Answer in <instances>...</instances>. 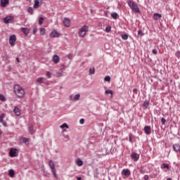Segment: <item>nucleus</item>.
Masks as SVG:
<instances>
[{"instance_id":"dca6fc26","label":"nucleus","mask_w":180,"mask_h":180,"mask_svg":"<svg viewBox=\"0 0 180 180\" xmlns=\"http://www.w3.org/2000/svg\"><path fill=\"white\" fill-rule=\"evenodd\" d=\"M54 64H58L60 63V57L57 55H54L52 58Z\"/></svg>"},{"instance_id":"f704fd0d","label":"nucleus","mask_w":180,"mask_h":180,"mask_svg":"<svg viewBox=\"0 0 180 180\" xmlns=\"http://www.w3.org/2000/svg\"><path fill=\"white\" fill-rule=\"evenodd\" d=\"M105 82H110V76H105L104 78Z\"/></svg>"},{"instance_id":"603ef678","label":"nucleus","mask_w":180,"mask_h":180,"mask_svg":"<svg viewBox=\"0 0 180 180\" xmlns=\"http://www.w3.org/2000/svg\"><path fill=\"white\" fill-rule=\"evenodd\" d=\"M152 53H153V54H157V51H156V49H153Z\"/></svg>"},{"instance_id":"09e8293b","label":"nucleus","mask_w":180,"mask_h":180,"mask_svg":"<svg viewBox=\"0 0 180 180\" xmlns=\"http://www.w3.org/2000/svg\"><path fill=\"white\" fill-rule=\"evenodd\" d=\"M137 92H138L137 89H133V93L136 94V95H137Z\"/></svg>"},{"instance_id":"6e6d98bb","label":"nucleus","mask_w":180,"mask_h":180,"mask_svg":"<svg viewBox=\"0 0 180 180\" xmlns=\"http://www.w3.org/2000/svg\"><path fill=\"white\" fill-rule=\"evenodd\" d=\"M77 180H81V179H82V178L79 176V177H77Z\"/></svg>"},{"instance_id":"680f3d73","label":"nucleus","mask_w":180,"mask_h":180,"mask_svg":"<svg viewBox=\"0 0 180 180\" xmlns=\"http://www.w3.org/2000/svg\"><path fill=\"white\" fill-rule=\"evenodd\" d=\"M63 67H65V65H63Z\"/></svg>"},{"instance_id":"412c9836","label":"nucleus","mask_w":180,"mask_h":180,"mask_svg":"<svg viewBox=\"0 0 180 180\" xmlns=\"http://www.w3.org/2000/svg\"><path fill=\"white\" fill-rule=\"evenodd\" d=\"M153 18L155 20H158L159 19H161V18H162V15H161V14L160 13H154L153 15Z\"/></svg>"},{"instance_id":"49530a36","label":"nucleus","mask_w":180,"mask_h":180,"mask_svg":"<svg viewBox=\"0 0 180 180\" xmlns=\"http://www.w3.org/2000/svg\"><path fill=\"white\" fill-rule=\"evenodd\" d=\"M1 123H2L3 126H4V127H6V126H7L6 122L3 120Z\"/></svg>"},{"instance_id":"423d86ee","label":"nucleus","mask_w":180,"mask_h":180,"mask_svg":"<svg viewBox=\"0 0 180 180\" xmlns=\"http://www.w3.org/2000/svg\"><path fill=\"white\" fill-rule=\"evenodd\" d=\"M131 160H133V161H134V162H137V161H139V160L140 158V155L136 152H133L131 154Z\"/></svg>"},{"instance_id":"6ab92c4d","label":"nucleus","mask_w":180,"mask_h":180,"mask_svg":"<svg viewBox=\"0 0 180 180\" xmlns=\"http://www.w3.org/2000/svg\"><path fill=\"white\" fill-rule=\"evenodd\" d=\"M21 32H22V33H24V34H25L26 36H27V34H29L30 30H29V28H27V27H22V28H21Z\"/></svg>"},{"instance_id":"4d7b16f0","label":"nucleus","mask_w":180,"mask_h":180,"mask_svg":"<svg viewBox=\"0 0 180 180\" xmlns=\"http://www.w3.org/2000/svg\"><path fill=\"white\" fill-rule=\"evenodd\" d=\"M129 141L131 142V136H129Z\"/></svg>"},{"instance_id":"ea45409f","label":"nucleus","mask_w":180,"mask_h":180,"mask_svg":"<svg viewBox=\"0 0 180 180\" xmlns=\"http://www.w3.org/2000/svg\"><path fill=\"white\" fill-rule=\"evenodd\" d=\"M119 15L117 13H113V19H117Z\"/></svg>"},{"instance_id":"9d476101","label":"nucleus","mask_w":180,"mask_h":180,"mask_svg":"<svg viewBox=\"0 0 180 180\" xmlns=\"http://www.w3.org/2000/svg\"><path fill=\"white\" fill-rule=\"evenodd\" d=\"M50 37H51V39H54L55 37H60V33H58V32H57V30H53L50 33Z\"/></svg>"},{"instance_id":"f8f14e48","label":"nucleus","mask_w":180,"mask_h":180,"mask_svg":"<svg viewBox=\"0 0 180 180\" xmlns=\"http://www.w3.org/2000/svg\"><path fill=\"white\" fill-rule=\"evenodd\" d=\"M63 24L65 27H70L71 25V20L68 18H65L63 20Z\"/></svg>"},{"instance_id":"39448f33","label":"nucleus","mask_w":180,"mask_h":180,"mask_svg":"<svg viewBox=\"0 0 180 180\" xmlns=\"http://www.w3.org/2000/svg\"><path fill=\"white\" fill-rule=\"evenodd\" d=\"M13 20H15V17H13L12 15H8L4 18V22L6 24L12 23V22H13Z\"/></svg>"},{"instance_id":"79ce46f5","label":"nucleus","mask_w":180,"mask_h":180,"mask_svg":"<svg viewBox=\"0 0 180 180\" xmlns=\"http://www.w3.org/2000/svg\"><path fill=\"white\" fill-rule=\"evenodd\" d=\"M0 100L1 101H6V98H5L4 95H0Z\"/></svg>"},{"instance_id":"1a4fd4ad","label":"nucleus","mask_w":180,"mask_h":180,"mask_svg":"<svg viewBox=\"0 0 180 180\" xmlns=\"http://www.w3.org/2000/svg\"><path fill=\"white\" fill-rule=\"evenodd\" d=\"M41 2H43V0H34V9H37L41 5Z\"/></svg>"},{"instance_id":"393cba45","label":"nucleus","mask_w":180,"mask_h":180,"mask_svg":"<svg viewBox=\"0 0 180 180\" xmlns=\"http://www.w3.org/2000/svg\"><path fill=\"white\" fill-rule=\"evenodd\" d=\"M63 72L62 70H60L59 71H58V72H56V77H57V78H60V77H63Z\"/></svg>"},{"instance_id":"4468645a","label":"nucleus","mask_w":180,"mask_h":180,"mask_svg":"<svg viewBox=\"0 0 180 180\" xmlns=\"http://www.w3.org/2000/svg\"><path fill=\"white\" fill-rule=\"evenodd\" d=\"M0 5L1 8H6V6L9 5V0H1Z\"/></svg>"},{"instance_id":"37998d69","label":"nucleus","mask_w":180,"mask_h":180,"mask_svg":"<svg viewBox=\"0 0 180 180\" xmlns=\"http://www.w3.org/2000/svg\"><path fill=\"white\" fill-rule=\"evenodd\" d=\"M79 123L80 124H84V123H85V120H84V118L80 119Z\"/></svg>"},{"instance_id":"c03bdc74","label":"nucleus","mask_w":180,"mask_h":180,"mask_svg":"<svg viewBox=\"0 0 180 180\" xmlns=\"http://www.w3.org/2000/svg\"><path fill=\"white\" fill-rule=\"evenodd\" d=\"M143 106H144V108H147V106H148V101H145L143 103Z\"/></svg>"},{"instance_id":"20e7f679","label":"nucleus","mask_w":180,"mask_h":180,"mask_svg":"<svg viewBox=\"0 0 180 180\" xmlns=\"http://www.w3.org/2000/svg\"><path fill=\"white\" fill-rule=\"evenodd\" d=\"M49 165L52 171V174L55 178H57V172L56 171V167L54 166V162L53 160H50L49 162Z\"/></svg>"},{"instance_id":"f3484780","label":"nucleus","mask_w":180,"mask_h":180,"mask_svg":"<svg viewBox=\"0 0 180 180\" xmlns=\"http://www.w3.org/2000/svg\"><path fill=\"white\" fill-rule=\"evenodd\" d=\"M13 112H14L15 116H17L18 117H19V116H20V115H21L20 109H19V108H18V107H14Z\"/></svg>"},{"instance_id":"a878e982","label":"nucleus","mask_w":180,"mask_h":180,"mask_svg":"<svg viewBox=\"0 0 180 180\" xmlns=\"http://www.w3.org/2000/svg\"><path fill=\"white\" fill-rule=\"evenodd\" d=\"M89 75H94L95 74V68H91L89 70Z\"/></svg>"},{"instance_id":"7c9ffc66","label":"nucleus","mask_w":180,"mask_h":180,"mask_svg":"<svg viewBox=\"0 0 180 180\" xmlns=\"http://www.w3.org/2000/svg\"><path fill=\"white\" fill-rule=\"evenodd\" d=\"M122 39L123 40H127V39H129V34H123L122 35Z\"/></svg>"},{"instance_id":"5fc2aeb1","label":"nucleus","mask_w":180,"mask_h":180,"mask_svg":"<svg viewBox=\"0 0 180 180\" xmlns=\"http://www.w3.org/2000/svg\"><path fill=\"white\" fill-rule=\"evenodd\" d=\"M16 61H17L18 63H20V60H19V58H16Z\"/></svg>"},{"instance_id":"a211bd4d","label":"nucleus","mask_w":180,"mask_h":180,"mask_svg":"<svg viewBox=\"0 0 180 180\" xmlns=\"http://www.w3.org/2000/svg\"><path fill=\"white\" fill-rule=\"evenodd\" d=\"M20 141H21V143H25L26 144V146H28L29 141H30V139L25 138V137H22L20 139Z\"/></svg>"},{"instance_id":"bb28decb","label":"nucleus","mask_w":180,"mask_h":180,"mask_svg":"<svg viewBox=\"0 0 180 180\" xmlns=\"http://www.w3.org/2000/svg\"><path fill=\"white\" fill-rule=\"evenodd\" d=\"M41 36H44L46 34V29L45 28H40L39 30Z\"/></svg>"},{"instance_id":"7ed1b4c3","label":"nucleus","mask_w":180,"mask_h":180,"mask_svg":"<svg viewBox=\"0 0 180 180\" xmlns=\"http://www.w3.org/2000/svg\"><path fill=\"white\" fill-rule=\"evenodd\" d=\"M89 29V27L87 25H84L82 28H80L78 32L79 37H85V35L86 34Z\"/></svg>"},{"instance_id":"864d4df0","label":"nucleus","mask_w":180,"mask_h":180,"mask_svg":"<svg viewBox=\"0 0 180 180\" xmlns=\"http://www.w3.org/2000/svg\"><path fill=\"white\" fill-rule=\"evenodd\" d=\"M70 101H72V99H74V96H73L72 95H71V96H70Z\"/></svg>"},{"instance_id":"2eb2a0df","label":"nucleus","mask_w":180,"mask_h":180,"mask_svg":"<svg viewBox=\"0 0 180 180\" xmlns=\"http://www.w3.org/2000/svg\"><path fill=\"white\" fill-rule=\"evenodd\" d=\"M28 130L30 134H34V133H36V129H34V126L32 124H29Z\"/></svg>"},{"instance_id":"f257e3e1","label":"nucleus","mask_w":180,"mask_h":180,"mask_svg":"<svg viewBox=\"0 0 180 180\" xmlns=\"http://www.w3.org/2000/svg\"><path fill=\"white\" fill-rule=\"evenodd\" d=\"M13 92L18 99H23L26 96L25 89L19 84H15L13 86Z\"/></svg>"},{"instance_id":"5701e85b","label":"nucleus","mask_w":180,"mask_h":180,"mask_svg":"<svg viewBox=\"0 0 180 180\" xmlns=\"http://www.w3.org/2000/svg\"><path fill=\"white\" fill-rule=\"evenodd\" d=\"M160 168L162 169H165V168H166V169H169V165L167 163H162L160 166Z\"/></svg>"},{"instance_id":"3c124183","label":"nucleus","mask_w":180,"mask_h":180,"mask_svg":"<svg viewBox=\"0 0 180 180\" xmlns=\"http://www.w3.org/2000/svg\"><path fill=\"white\" fill-rule=\"evenodd\" d=\"M0 117L4 120L5 118V114L2 113Z\"/></svg>"},{"instance_id":"13d9d810","label":"nucleus","mask_w":180,"mask_h":180,"mask_svg":"<svg viewBox=\"0 0 180 180\" xmlns=\"http://www.w3.org/2000/svg\"><path fill=\"white\" fill-rule=\"evenodd\" d=\"M111 17L113 18V13H111Z\"/></svg>"},{"instance_id":"6e6552de","label":"nucleus","mask_w":180,"mask_h":180,"mask_svg":"<svg viewBox=\"0 0 180 180\" xmlns=\"http://www.w3.org/2000/svg\"><path fill=\"white\" fill-rule=\"evenodd\" d=\"M10 157H17L18 155V149L16 148H11L9 151Z\"/></svg>"},{"instance_id":"e433bc0d","label":"nucleus","mask_w":180,"mask_h":180,"mask_svg":"<svg viewBox=\"0 0 180 180\" xmlns=\"http://www.w3.org/2000/svg\"><path fill=\"white\" fill-rule=\"evenodd\" d=\"M43 20H44V18L40 17L39 19V25H43Z\"/></svg>"},{"instance_id":"f03ea898","label":"nucleus","mask_w":180,"mask_h":180,"mask_svg":"<svg viewBox=\"0 0 180 180\" xmlns=\"http://www.w3.org/2000/svg\"><path fill=\"white\" fill-rule=\"evenodd\" d=\"M128 6H129L130 9L133 11V12H136V13H140V8H139V6L136 4L133 1H128Z\"/></svg>"},{"instance_id":"72a5a7b5","label":"nucleus","mask_w":180,"mask_h":180,"mask_svg":"<svg viewBox=\"0 0 180 180\" xmlns=\"http://www.w3.org/2000/svg\"><path fill=\"white\" fill-rule=\"evenodd\" d=\"M111 29H112V27H110V25H108L105 27V31L106 32V33H109L110 32Z\"/></svg>"},{"instance_id":"2f4dec72","label":"nucleus","mask_w":180,"mask_h":180,"mask_svg":"<svg viewBox=\"0 0 180 180\" xmlns=\"http://www.w3.org/2000/svg\"><path fill=\"white\" fill-rule=\"evenodd\" d=\"M105 94V95H109V94H110L111 96H113V91L112 90H106Z\"/></svg>"},{"instance_id":"8fccbe9b","label":"nucleus","mask_w":180,"mask_h":180,"mask_svg":"<svg viewBox=\"0 0 180 180\" xmlns=\"http://www.w3.org/2000/svg\"><path fill=\"white\" fill-rule=\"evenodd\" d=\"M148 175H145L144 177H143V179L144 180H148Z\"/></svg>"},{"instance_id":"de8ad7c7","label":"nucleus","mask_w":180,"mask_h":180,"mask_svg":"<svg viewBox=\"0 0 180 180\" xmlns=\"http://www.w3.org/2000/svg\"><path fill=\"white\" fill-rule=\"evenodd\" d=\"M68 58H69V60H72V55L69 54V55L68 56Z\"/></svg>"},{"instance_id":"ddd939ff","label":"nucleus","mask_w":180,"mask_h":180,"mask_svg":"<svg viewBox=\"0 0 180 180\" xmlns=\"http://www.w3.org/2000/svg\"><path fill=\"white\" fill-rule=\"evenodd\" d=\"M145 134L147 136L151 134V127L150 126H146L143 129Z\"/></svg>"},{"instance_id":"e2e57ef3","label":"nucleus","mask_w":180,"mask_h":180,"mask_svg":"<svg viewBox=\"0 0 180 180\" xmlns=\"http://www.w3.org/2000/svg\"><path fill=\"white\" fill-rule=\"evenodd\" d=\"M0 134H2V133L0 131Z\"/></svg>"},{"instance_id":"052dcab7","label":"nucleus","mask_w":180,"mask_h":180,"mask_svg":"<svg viewBox=\"0 0 180 180\" xmlns=\"http://www.w3.org/2000/svg\"><path fill=\"white\" fill-rule=\"evenodd\" d=\"M167 180H172V179H171V178H168Z\"/></svg>"},{"instance_id":"a18cd8bd","label":"nucleus","mask_w":180,"mask_h":180,"mask_svg":"<svg viewBox=\"0 0 180 180\" xmlns=\"http://www.w3.org/2000/svg\"><path fill=\"white\" fill-rule=\"evenodd\" d=\"M37 32V28L34 27L33 28V34H36V32Z\"/></svg>"},{"instance_id":"0eeeda50","label":"nucleus","mask_w":180,"mask_h":180,"mask_svg":"<svg viewBox=\"0 0 180 180\" xmlns=\"http://www.w3.org/2000/svg\"><path fill=\"white\" fill-rule=\"evenodd\" d=\"M122 176H124L125 178H129V176L131 175V172L130 170L129 169H124L122 171Z\"/></svg>"},{"instance_id":"4be33fe9","label":"nucleus","mask_w":180,"mask_h":180,"mask_svg":"<svg viewBox=\"0 0 180 180\" xmlns=\"http://www.w3.org/2000/svg\"><path fill=\"white\" fill-rule=\"evenodd\" d=\"M174 150L176 151V153H178V151H180V145L178 143H176L173 145Z\"/></svg>"},{"instance_id":"c9c22d12","label":"nucleus","mask_w":180,"mask_h":180,"mask_svg":"<svg viewBox=\"0 0 180 180\" xmlns=\"http://www.w3.org/2000/svg\"><path fill=\"white\" fill-rule=\"evenodd\" d=\"M79 98H81V95H79V94H76V95L74 96L73 99H74V101H78V100H79Z\"/></svg>"},{"instance_id":"c85d7f7f","label":"nucleus","mask_w":180,"mask_h":180,"mask_svg":"<svg viewBox=\"0 0 180 180\" xmlns=\"http://www.w3.org/2000/svg\"><path fill=\"white\" fill-rule=\"evenodd\" d=\"M60 127L63 129H69L68 124L67 123H63Z\"/></svg>"},{"instance_id":"473e14b6","label":"nucleus","mask_w":180,"mask_h":180,"mask_svg":"<svg viewBox=\"0 0 180 180\" xmlns=\"http://www.w3.org/2000/svg\"><path fill=\"white\" fill-rule=\"evenodd\" d=\"M64 137V141L67 142V141H70V136L68 135H63Z\"/></svg>"},{"instance_id":"9b49d317","label":"nucleus","mask_w":180,"mask_h":180,"mask_svg":"<svg viewBox=\"0 0 180 180\" xmlns=\"http://www.w3.org/2000/svg\"><path fill=\"white\" fill-rule=\"evenodd\" d=\"M15 41H16V35L13 34L9 38V43L11 46H15Z\"/></svg>"},{"instance_id":"b1692460","label":"nucleus","mask_w":180,"mask_h":180,"mask_svg":"<svg viewBox=\"0 0 180 180\" xmlns=\"http://www.w3.org/2000/svg\"><path fill=\"white\" fill-rule=\"evenodd\" d=\"M8 175L11 178H13L15 176V171L13 169H9L8 170Z\"/></svg>"},{"instance_id":"58836bf2","label":"nucleus","mask_w":180,"mask_h":180,"mask_svg":"<svg viewBox=\"0 0 180 180\" xmlns=\"http://www.w3.org/2000/svg\"><path fill=\"white\" fill-rule=\"evenodd\" d=\"M46 75L47 78H51V72H46Z\"/></svg>"},{"instance_id":"cd10ccee","label":"nucleus","mask_w":180,"mask_h":180,"mask_svg":"<svg viewBox=\"0 0 180 180\" xmlns=\"http://www.w3.org/2000/svg\"><path fill=\"white\" fill-rule=\"evenodd\" d=\"M28 13H30L31 15H33V13L34 12V10H33V8L29 7L27 10Z\"/></svg>"},{"instance_id":"aec40b11","label":"nucleus","mask_w":180,"mask_h":180,"mask_svg":"<svg viewBox=\"0 0 180 180\" xmlns=\"http://www.w3.org/2000/svg\"><path fill=\"white\" fill-rule=\"evenodd\" d=\"M76 165L77 167H82L84 165V162L81 159L78 158L76 160Z\"/></svg>"},{"instance_id":"bf43d9fd","label":"nucleus","mask_w":180,"mask_h":180,"mask_svg":"<svg viewBox=\"0 0 180 180\" xmlns=\"http://www.w3.org/2000/svg\"><path fill=\"white\" fill-rule=\"evenodd\" d=\"M6 56V58H9V57L8 56V55H5Z\"/></svg>"},{"instance_id":"4c0bfd02","label":"nucleus","mask_w":180,"mask_h":180,"mask_svg":"<svg viewBox=\"0 0 180 180\" xmlns=\"http://www.w3.org/2000/svg\"><path fill=\"white\" fill-rule=\"evenodd\" d=\"M138 34L139 36H141V37H142V36H144V33H143V31H141V30H139L138 31Z\"/></svg>"},{"instance_id":"a19ab883","label":"nucleus","mask_w":180,"mask_h":180,"mask_svg":"<svg viewBox=\"0 0 180 180\" xmlns=\"http://www.w3.org/2000/svg\"><path fill=\"white\" fill-rule=\"evenodd\" d=\"M161 122L162 124H165V123H167V120H165V118L162 117L161 119Z\"/></svg>"},{"instance_id":"c756f323","label":"nucleus","mask_w":180,"mask_h":180,"mask_svg":"<svg viewBox=\"0 0 180 180\" xmlns=\"http://www.w3.org/2000/svg\"><path fill=\"white\" fill-rule=\"evenodd\" d=\"M43 79H44V78H43V77H38L37 79V82L38 84H43Z\"/></svg>"}]
</instances>
